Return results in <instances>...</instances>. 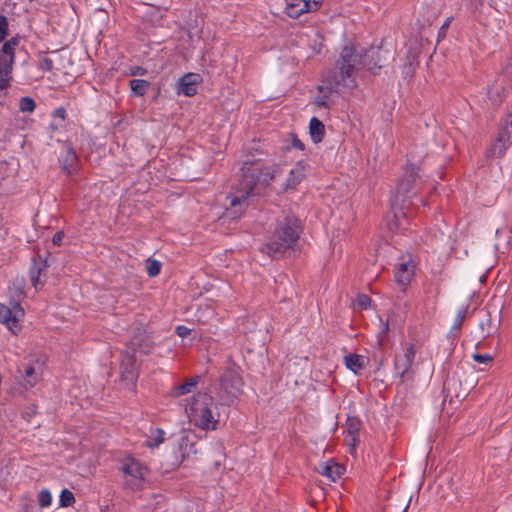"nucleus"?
<instances>
[{
    "mask_svg": "<svg viewBox=\"0 0 512 512\" xmlns=\"http://www.w3.org/2000/svg\"><path fill=\"white\" fill-rule=\"evenodd\" d=\"M380 54V49L357 51L354 45H346L341 49L334 67L328 72L326 81L335 88L354 89L357 87V76L361 68L373 71L383 66Z\"/></svg>",
    "mask_w": 512,
    "mask_h": 512,
    "instance_id": "f257e3e1",
    "label": "nucleus"
},
{
    "mask_svg": "<svg viewBox=\"0 0 512 512\" xmlns=\"http://www.w3.org/2000/svg\"><path fill=\"white\" fill-rule=\"evenodd\" d=\"M280 172L276 165L261 168L258 163H245L242 167V179L238 189L232 194L230 208L234 214H241L250 203V199L256 195L255 189L258 183L268 185L275 180Z\"/></svg>",
    "mask_w": 512,
    "mask_h": 512,
    "instance_id": "f03ea898",
    "label": "nucleus"
},
{
    "mask_svg": "<svg viewBox=\"0 0 512 512\" xmlns=\"http://www.w3.org/2000/svg\"><path fill=\"white\" fill-rule=\"evenodd\" d=\"M298 219L291 214L279 218L268 241L261 247V252L271 258H280L287 250L292 249L300 236Z\"/></svg>",
    "mask_w": 512,
    "mask_h": 512,
    "instance_id": "7ed1b4c3",
    "label": "nucleus"
},
{
    "mask_svg": "<svg viewBox=\"0 0 512 512\" xmlns=\"http://www.w3.org/2000/svg\"><path fill=\"white\" fill-rule=\"evenodd\" d=\"M186 413L194 426L206 431L216 430L220 421L218 404L211 395L205 392H199L192 396L186 405Z\"/></svg>",
    "mask_w": 512,
    "mask_h": 512,
    "instance_id": "20e7f679",
    "label": "nucleus"
},
{
    "mask_svg": "<svg viewBox=\"0 0 512 512\" xmlns=\"http://www.w3.org/2000/svg\"><path fill=\"white\" fill-rule=\"evenodd\" d=\"M243 384L240 368L235 364H229L220 376L217 392L223 404H233L242 393Z\"/></svg>",
    "mask_w": 512,
    "mask_h": 512,
    "instance_id": "39448f33",
    "label": "nucleus"
},
{
    "mask_svg": "<svg viewBox=\"0 0 512 512\" xmlns=\"http://www.w3.org/2000/svg\"><path fill=\"white\" fill-rule=\"evenodd\" d=\"M121 471L126 477V484L131 489H139L145 480L147 468L134 458H127L122 466Z\"/></svg>",
    "mask_w": 512,
    "mask_h": 512,
    "instance_id": "423d86ee",
    "label": "nucleus"
},
{
    "mask_svg": "<svg viewBox=\"0 0 512 512\" xmlns=\"http://www.w3.org/2000/svg\"><path fill=\"white\" fill-rule=\"evenodd\" d=\"M418 169L414 166L407 167L402 178L398 181L395 194L392 198V205L396 206L400 202L404 203L411 195L413 187L418 178Z\"/></svg>",
    "mask_w": 512,
    "mask_h": 512,
    "instance_id": "0eeeda50",
    "label": "nucleus"
},
{
    "mask_svg": "<svg viewBox=\"0 0 512 512\" xmlns=\"http://www.w3.org/2000/svg\"><path fill=\"white\" fill-rule=\"evenodd\" d=\"M19 40L13 37L6 41L0 51V82L12 80V70L15 62V47Z\"/></svg>",
    "mask_w": 512,
    "mask_h": 512,
    "instance_id": "6e6552de",
    "label": "nucleus"
},
{
    "mask_svg": "<svg viewBox=\"0 0 512 512\" xmlns=\"http://www.w3.org/2000/svg\"><path fill=\"white\" fill-rule=\"evenodd\" d=\"M24 316V311L21 306L14 303L12 307L0 304V323H3L13 333L17 334L21 329V320Z\"/></svg>",
    "mask_w": 512,
    "mask_h": 512,
    "instance_id": "1a4fd4ad",
    "label": "nucleus"
},
{
    "mask_svg": "<svg viewBox=\"0 0 512 512\" xmlns=\"http://www.w3.org/2000/svg\"><path fill=\"white\" fill-rule=\"evenodd\" d=\"M415 264L411 256H402L395 265L394 277L398 284L408 285L414 277Z\"/></svg>",
    "mask_w": 512,
    "mask_h": 512,
    "instance_id": "9d476101",
    "label": "nucleus"
},
{
    "mask_svg": "<svg viewBox=\"0 0 512 512\" xmlns=\"http://www.w3.org/2000/svg\"><path fill=\"white\" fill-rule=\"evenodd\" d=\"M415 353L414 345L407 344L403 349V353L395 357V370L400 378L405 379L409 375L415 359Z\"/></svg>",
    "mask_w": 512,
    "mask_h": 512,
    "instance_id": "9b49d317",
    "label": "nucleus"
},
{
    "mask_svg": "<svg viewBox=\"0 0 512 512\" xmlns=\"http://www.w3.org/2000/svg\"><path fill=\"white\" fill-rule=\"evenodd\" d=\"M138 356L126 351L121 359L120 373L124 381L134 385L138 377Z\"/></svg>",
    "mask_w": 512,
    "mask_h": 512,
    "instance_id": "f8f14e48",
    "label": "nucleus"
},
{
    "mask_svg": "<svg viewBox=\"0 0 512 512\" xmlns=\"http://www.w3.org/2000/svg\"><path fill=\"white\" fill-rule=\"evenodd\" d=\"M153 348V341L151 337L145 331H139L130 340L127 351L132 354L147 355Z\"/></svg>",
    "mask_w": 512,
    "mask_h": 512,
    "instance_id": "ddd939ff",
    "label": "nucleus"
},
{
    "mask_svg": "<svg viewBox=\"0 0 512 512\" xmlns=\"http://www.w3.org/2000/svg\"><path fill=\"white\" fill-rule=\"evenodd\" d=\"M200 76L194 73L185 74L176 84V92L178 95L192 97L197 93V85Z\"/></svg>",
    "mask_w": 512,
    "mask_h": 512,
    "instance_id": "4468645a",
    "label": "nucleus"
},
{
    "mask_svg": "<svg viewBox=\"0 0 512 512\" xmlns=\"http://www.w3.org/2000/svg\"><path fill=\"white\" fill-rule=\"evenodd\" d=\"M361 421L356 417H348L345 425V443L351 450H355L359 442V432L361 429Z\"/></svg>",
    "mask_w": 512,
    "mask_h": 512,
    "instance_id": "2eb2a0df",
    "label": "nucleus"
},
{
    "mask_svg": "<svg viewBox=\"0 0 512 512\" xmlns=\"http://www.w3.org/2000/svg\"><path fill=\"white\" fill-rule=\"evenodd\" d=\"M60 161L63 170L68 174L72 175L76 172L78 167V156L74 151L70 143H65L63 151L61 153Z\"/></svg>",
    "mask_w": 512,
    "mask_h": 512,
    "instance_id": "dca6fc26",
    "label": "nucleus"
},
{
    "mask_svg": "<svg viewBox=\"0 0 512 512\" xmlns=\"http://www.w3.org/2000/svg\"><path fill=\"white\" fill-rule=\"evenodd\" d=\"M344 467L336 462L329 461L326 463H321L318 468V472L335 482L337 479L341 477L344 472Z\"/></svg>",
    "mask_w": 512,
    "mask_h": 512,
    "instance_id": "f3484780",
    "label": "nucleus"
},
{
    "mask_svg": "<svg viewBox=\"0 0 512 512\" xmlns=\"http://www.w3.org/2000/svg\"><path fill=\"white\" fill-rule=\"evenodd\" d=\"M47 268L46 262L41 259H34L33 264L30 268V280L32 285L35 287L36 290L41 288L44 284V282L41 280V274L43 271H45Z\"/></svg>",
    "mask_w": 512,
    "mask_h": 512,
    "instance_id": "a211bd4d",
    "label": "nucleus"
},
{
    "mask_svg": "<svg viewBox=\"0 0 512 512\" xmlns=\"http://www.w3.org/2000/svg\"><path fill=\"white\" fill-rule=\"evenodd\" d=\"M304 173V164L302 162H297L289 172V176L284 184V189H294L304 178Z\"/></svg>",
    "mask_w": 512,
    "mask_h": 512,
    "instance_id": "6ab92c4d",
    "label": "nucleus"
},
{
    "mask_svg": "<svg viewBox=\"0 0 512 512\" xmlns=\"http://www.w3.org/2000/svg\"><path fill=\"white\" fill-rule=\"evenodd\" d=\"M309 134L312 141L317 144L320 143L325 135L324 124L316 117H312L309 123Z\"/></svg>",
    "mask_w": 512,
    "mask_h": 512,
    "instance_id": "aec40b11",
    "label": "nucleus"
},
{
    "mask_svg": "<svg viewBox=\"0 0 512 512\" xmlns=\"http://www.w3.org/2000/svg\"><path fill=\"white\" fill-rule=\"evenodd\" d=\"M511 145L510 143H506V140L498 135L496 141L488 149L487 156L501 158Z\"/></svg>",
    "mask_w": 512,
    "mask_h": 512,
    "instance_id": "412c9836",
    "label": "nucleus"
},
{
    "mask_svg": "<svg viewBox=\"0 0 512 512\" xmlns=\"http://www.w3.org/2000/svg\"><path fill=\"white\" fill-rule=\"evenodd\" d=\"M344 363L346 367L358 374L361 370L364 369V357L358 354H348L344 357Z\"/></svg>",
    "mask_w": 512,
    "mask_h": 512,
    "instance_id": "4be33fe9",
    "label": "nucleus"
},
{
    "mask_svg": "<svg viewBox=\"0 0 512 512\" xmlns=\"http://www.w3.org/2000/svg\"><path fill=\"white\" fill-rule=\"evenodd\" d=\"M307 5L303 0H294L293 3L287 6L286 13L290 18L297 19L303 13L310 12Z\"/></svg>",
    "mask_w": 512,
    "mask_h": 512,
    "instance_id": "5701e85b",
    "label": "nucleus"
},
{
    "mask_svg": "<svg viewBox=\"0 0 512 512\" xmlns=\"http://www.w3.org/2000/svg\"><path fill=\"white\" fill-rule=\"evenodd\" d=\"M41 378V372L34 366L25 367L24 371V388L29 389L35 386Z\"/></svg>",
    "mask_w": 512,
    "mask_h": 512,
    "instance_id": "b1692460",
    "label": "nucleus"
},
{
    "mask_svg": "<svg viewBox=\"0 0 512 512\" xmlns=\"http://www.w3.org/2000/svg\"><path fill=\"white\" fill-rule=\"evenodd\" d=\"M198 379L199 377H195L186 381L183 384L175 386L171 392L172 396L179 397L192 392V390L196 387L198 383Z\"/></svg>",
    "mask_w": 512,
    "mask_h": 512,
    "instance_id": "393cba45",
    "label": "nucleus"
},
{
    "mask_svg": "<svg viewBox=\"0 0 512 512\" xmlns=\"http://www.w3.org/2000/svg\"><path fill=\"white\" fill-rule=\"evenodd\" d=\"M479 328L481 330L482 337L484 338L492 335L497 329L496 325L493 324L491 314L488 311L485 312L483 319L480 320Z\"/></svg>",
    "mask_w": 512,
    "mask_h": 512,
    "instance_id": "a878e982",
    "label": "nucleus"
},
{
    "mask_svg": "<svg viewBox=\"0 0 512 512\" xmlns=\"http://www.w3.org/2000/svg\"><path fill=\"white\" fill-rule=\"evenodd\" d=\"M131 91L134 96H144L150 87V83L144 79H132L129 82Z\"/></svg>",
    "mask_w": 512,
    "mask_h": 512,
    "instance_id": "bb28decb",
    "label": "nucleus"
},
{
    "mask_svg": "<svg viewBox=\"0 0 512 512\" xmlns=\"http://www.w3.org/2000/svg\"><path fill=\"white\" fill-rule=\"evenodd\" d=\"M164 436L165 432L160 428H156L151 431V434L148 437L146 445L150 448L158 447L161 443H163Z\"/></svg>",
    "mask_w": 512,
    "mask_h": 512,
    "instance_id": "cd10ccee",
    "label": "nucleus"
},
{
    "mask_svg": "<svg viewBox=\"0 0 512 512\" xmlns=\"http://www.w3.org/2000/svg\"><path fill=\"white\" fill-rule=\"evenodd\" d=\"M75 503L74 494L69 489H63L60 493L59 504L61 507H69Z\"/></svg>",
    "mask_w": 512,
    "mask_h": 512,
    "instance_id": "c85d7f7f",
    "label": "nucleus"
},
{
    "mask_svg": "<svg viewBox=\"0 0 512 512\" xmlns=\"http://www.w3.org/2000/svg\"><path fill=\"white\" fill-rule=\"evenodd\" d=\"M36 103L31 97H22L19 101V109L24 113H31L35 110Z\"/></svg>",
    "mask_w": 512,
    "mask_h": 512,
    "instance_id": "c756f323",
    "label": "nucleus"
},
{
    "mask_svg": "<svg viewBox=\"0 0 512 512\" xmlns=\"http://www.w3.org/2000/svg\"><path fill=\"white\" fill-rule=\"evenodd\" d=\"M161 271V264L158 260L149 259L146 265V272L150 277H156Z\"/></svg>",
    "mask_w": 512,
    "mask_h": 512,
    "instance_id": "7c9ffc66",
    "label": "nucleus"
},
{
    "mask_svg": "<svg viewBox=\"0 0 512 512\" xmlns=\"http://www.w3.org/2000/svg\"><path fill=\"white\" fill-rule=\"evenodd\" d=\"M466 315H467V307H463L458 310L457 315H456L453 325H452L453 330H458L461 328V326L466 318Z\"/></svg>",
    "mask_w": 512,
    "mask_h": 512,
    "instance_id": "2f4dec72",
    "label": "nucleus"
},
{
    "mask_svg": "<svg viewBox=\"0 0 512 512\" xmlns=\"http://www.w3.org/2000/svg\"><path fill=\"white\" fill-rule=\"evenodd\" d=\"M38 502L41 507H47L51 505L52 496L48 489H42L38 494Z\"/></svg>",
    "mask_w": 512,
    "mask_h": 512,
    "instance_id": "473e14b6",
    "label": "nucleus"
},
{
    "mask_svg": "<svg viewBox=\"0 0 512 512\" xmlns=\"http://www.w3.org/2000/svg\"><path fill=\"white\" fill-rule=\"evenodd\" d=\"M498 135L506 140V143L512 144V129L502 122Z\"/></svg>",
    "mask_w": 512,
    "mask_h": 512,
    "instance_id": "72a5a7b5",
    "label": "nucleus"
},
{
    "mask_svg": "<svg viewBox=\"0 0 512 512\" xmlns=\"http://www.w3.org/2000/svg\"><path fill=\"white\" fill-rule=\"evenodd\" d=\"M8 33V21L4 15H0V42H2Z\"/></svg>",
    "mask_w": 512,
    "mask_h": 512,
    "instance_id": "f704fd0d",
    "label": "nucleus"
},
{
    "mask_svg": "<svg viewBox=\"0 0 512 512\" xmlns=\"http://www.w3.org/2000/svg\"><path fill=\"white\" fill-rule=\"evenodd\" d=\"M472 358L474 359V361L481 363V364H489L493 360V357L490 354L475 353L472 355Z\"/></svg>",
    "mask_w": 512,
    "mask_h": 512,
    "instance_id": "c9c22d12",
    "label": "nucleus"
},
{
    "mask_svg": "<svg viewBox=\"0 0 512 512\" xmlns=\"http://www.w3.org/2000/svg\"><path fill=\"white\" fill-rule=\"evenodd\" d=\"M370 304H371V299L369 296L365 295V294H361L357 297V305L361 308V309H368L370 307Z\"/></svg>",
    "mask_w": 512,
    "mask_h": 512,
    "instance_id": "e433bc0d",
    "label": "nucleus"
},
{
    "mask_svg": "<svg viewBox=\"0 0 512 512\" xmlns=\"http://www.w3.org/2000/svg\"><path fill=\"white\" fill-rule=\"evenodd\" d=\"M190 333H191V329H189L188 327H186L184 325H179L176 327V334L181 338L187 337L188 335H190Z\"/></svg>",
    "mask_w": 512,
    "mask_h": 512,
    "instance_id": "4c0bfd02",
    "label": "nucleus"
},
{
    "mask_svg": "<svg viewBox=\"0 0 512 512\" xmlns=\"http://www.w3.org/2000/svg\"><path fill=\"white\" fill-rule=\"evenodd\" d=\"M305 3H307V7L311 11L318 10L319 6L323 3L324 0H303Z\"/></svg>",
    "mask_w": 512,
    "mask_h": 512,
    "instance_id": "58836bf2",
    "label": "nucleus"
},
{
    "mask_svg": "<svg viewBox=\"0 0 512 512\" xmlns=\"http://www.w3.org/2000/svg\"><path fill=\"white\" fill-rule=\"evenodd\" d=\"M63 239H64V232L58 231L54 234V236L52 238V242L54 245L60 246L63 242Z\"/></svg>",
    "mask_w": 512,
    "mask_h": 512,
    "instance_id": "ea45409f",
    "label": "nucleus"
},
{
    "mask_svg": "<svg viewBox=\"0 0 512 512\" xmlns=\"http://www.w3.org/2000/svg\"><path fill=\"white\" fill-rule=\"evenodd\" d=\"M41 68L45 71H50L53 68V61L49 58H44L41 62Z\"/></svg>",
    "mask_w": 512,
    "mask_h": 512,
    "instance_id": "a19ab883",
    "label": "nucleus"
},
{
    "mask_svg": "<svg viewBox=\"0 0 512 512\" xmlns=\"http://www.w3.org/2000/svg\"><path fill=\"white\" fill-rule=\"evenodd\" d=\"M53 115L64 120L66 118V110L63 107H58L54 110Z\"/></svg>",
    "mask_w": 512,
    "mask_h": 512,
    "instance_id": "79ce46f5",
    "label": "nucleus"
},
{
    "mask_svg": "<svg viewBox=\"0 0 512 512\" xmlns=\"http://www.w3.org/2000/svg\"><path fill=\"white\" fill-rule=\"evenodd\" d=\"M146 73H147L146 69L139 67V66H137L131 70V75L144 76Z\"/></svg>",
    "mask_w": 512,
    "mask_h": 512,
    "instance_id": "37998d69",
    "label": "nucleus"
},
{
    "mask_svg": "<svg viewBox=\"0 0 512 512\" xmlns=\"http://www.w3.org/2000/svg\"><path fill=\"white\" fill-rule=\"evenodd\" d=\"M292 146L298 150H304L303 142L296 137L292 140Z\"/></svg>",
    "mask_w": 512,
    "mask_h": 512,
    "instance_id": "c03bdc74",
    "label": "nucleus"
},
{
    "mask_svg": "<svg viewBox=\"0 0 512 512\" xmlns=\"http://www.w3.org/2000/svg\"><path fill=\"white\" fill-rule=\"evenodd\" d=\"M451 22V18H448L441 27V31H445Z\"/></svg>",
    "mask_w": 512,
    "mask_h": 512,
    "instance_id": "a18cd8bd",
    "label": "nucleus"
},
{
    "mask_svg": "<svg viewBox=\"0 0 512 512\" xmlns=\"http://www.w3.org/2000/svg\"><path fill=\"white\" fill-rule=\"evenodd\" d=\"M382 325H383L382 332L386 333L388 331V323H383Z\"/></svg>",
    "mask_w": 512,
    "mask_h": 512,
    "instance_id": "49530a36",
    "label": "nucleus"
}]
</instances>
